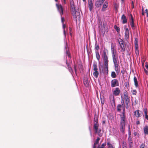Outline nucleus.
<instances>
[{"label":"nucleus","instance_id":"nucleus-22","mask_svg":"<svg viewBox=\"0 0 148 148\" xmlns=\"http://www.w3.org/2000/svg\"><path fill=\"white\" fill-rule=\"evenodd\" d=\"M108 147L107 148H114L115 147L112 145L110 141H108L107 143Z\"/></svg>","mask_w":148,"mask_h":148},{"label":"nucleus","instance_id":"nucleus-33","mask_svg":"<svg viewBox=\"0 0 148 148\" xmlns=\"http://www.w3.org/2000/svg\"><path fill=\"white\" fill-rule=\"evenodd\" d=\"M131 92L134 95H136V94L137 92L136 90H132V91Z\"/></svg>","mask_w":148,"mask_h":148},{"label":"nucleus","instance_id":"nucleus-44","mask_svg":"<svg viewBox=\"0 0 148 148\" xmlns=\"http://www.w3.org/2000/svg\"><path fill=\"white\" fill-rule=\"evenodd\" d=\"M74 68L75 70V72H76V66L75 65H74Z\"/></svg>","mask_w":148,"mask_h":148},{"label":"nucleus","instance_id":"nucleus-26","mask_svg":"<svg viewBox=\"0 0 148 148\" xmlns=\"http://www.w3.org/2000/svg\"><path fill=\"white\" fill-rule=\"evenodd\" d=\"M100 138L99 137H98L96 140V142L94 144V145L93 146V148H96V145L99 143V142L100 140Z\"/></svg>","mask_w":148,"mask_h":148},{"label":"nucleus","instance_id":"nucleus-43","mask_svg":"<svg viewBox=\"0 0 148 148\" xmlns=\"http://www.w3.org/2000/svg\"><path fill=\"white\" fill-rule=\"evenodd\" d=\"M69 31H70V32H71V31L72 30V28L71 27H69Z\"/></svg>","mask_w":148,"mask_h":148},{"label":"nucleus","instance_id":"nucleus-23","mask_svg":"<svg viewBox=\"0 0 148 148\" xmlns=\"http://www.w3.org/2000/svg\"><path fill=\"white\" fill-rule=\"evenodd\" d=\"M134 85L137 88L138 87V82L137 81V78L136 77L134 76Z\"/></svg>","mask_w":148,"mask_h":148},{"label":"nucleus","instance_id":"nucleus-14","mask_svg":"<svg viewBox=\"0 0 148 148\" xmlns=\"http://www.w3.org/2000/svg\"><path fill=\"white\" fill-rule=\"evenodd\" d=\"M56 6L58 10L59 11L60 14L61 15L63 14V9L61 5L56 4Z\"/></svg>","mask_w":148,"mask_h":148},{"label":"nucleus","instance_id":"nucleus-48","mask_svg":"<svg viewBox=\"0 0 148 148\" xmlns=\"http://www.w3.org/2000/svg\"><path fill=\"white\" fill-rule=\"evenodd\" d=\"M134 135L135 136H136L137 135V133L136 132H134Z\"/></svg>","mask_w":148,"mask_h":148},{"label":"nucleus","instance_id":"nucleus-41","mask_svg":"<svg viewBox=\"0 0 148 148\" xmlns=\"http://www.w3.org/2000/svg\"><path fill=\"white\" fill-rule=\"evenodd\" d=\"M136 124L138 125L140 123L139 121H136Z\"/></svg>","mask_w":148,"mask_h":148},{"label":"nucleus","instance_id":"nucleus-18","mask_svg":"<svg viewBox=\"0 0 148 148\" xmlns=\"http://www.w3.org/2000/svg\"><path fill=\"white\" fill-rule=\"evenodd\" d=\"M108 2L107 1H105L104 3L103 7L102 9V10L103 11H104L106 10V9L107 7L108 6Z\"/></svg>","mask_w":148,"mask_h":148},{"label":"nucleus","instance_id":"nucleus-24","mask_svg":"<svg viewBox=\"0 0 148 148\" xmlns=\"http://www.w3.org/2000/svg\"><path fill=\"white\" fill-rule=\"evenodd\" d=\"M144 132L145 134H148V126H145L144 127Z\"/></svg>","mask_w":148,"mask_h":148},{"label":"nucleus","instance_id":"nucleus-57","mask_svg":"<svg viewBox=\"0 0 148 148\" xmlns=\"http://www.w3.org/2000/svg\"><path fill=\"white\" fill-rule=\"evenodd\" d=\"M70 35L71 36V32H70Z\"/></svg>","mask_w":148,"mask_h":148},{"label":"nucleus","instance_id":"nucleus-51","mask_svg":"<svg viewBox=\"0 0 148 148\" xmlns=\"http://www.w3.org/2000/svg\"><path fill=\"white\" fill-rule=\"evenodd\" d=\"M97 148H102L100 146H98Z\"/></svg>","mask_w":148,"mask_h":148},{"label":"nucleus","instance_id":"nucleus-34","mask_svg":"<svg viewBox=\"0 0 148 148\" xmlns=\"http://www.w3.org/2000/svg\"><path fill=\"white\" fill-rule=\"evenodd\" d=\"M106 145V143H103L100 146L101 147V148H103L105 147Z\"/></svg>","mask_w":148,"mask_h":148},{"label":"nucleus","instance_id":"nucleus-6","mask_svg":"<svg viewBox=\"0 0 148 148\" xmlns=\"http://www.w3.org/2000/svg\"><path fill=\"white\" fill-rule=\"evenodd\" d=\"M121 103L122 105V108L123 109V112H121V114L120 115V118L126 119V115L125 110V106L124 104V101L122 99Z\"/></svg>","mask_w":148,"mask_h":148},{"label":"nucleus","instance_id":"nucleus-47","mask_svg":"<svg viewBox=\"0 0 148 148\" xmlns=\"http://www.w3.org/2000/svg\"><path fill=\"white\" fill-rule=\"evenodd\" d=\"M128 130H131L130 126V125L128 126Z\"/></svg>","mask_w":148,"mask_h":148},{"label":"nucleus","instance_id":"nucleus-25","mask_svg":"<svg viewBox=\"0 0 148 148\" xmlns=\"http://www.w3.org/2000/svg\"><path fill=\"white\" fill-rule=\"evenodd\" d=\"M122 108V105L121 104H118L117 106V110L119 112H121Z\"/></svg>","mask_w":148,"mask_h":148},{"label":"nucleus","instance_id":"nucleus-35","mask_svg":"<svg viewBox=\"0 0 148 148\" xmlns=\"http://www.w3.org/2000/svg\"><path fill=\"white\" fill-rule=\"evenodd\" d=\"M145 147V144L144 143H142L140 147V148H144Z\"/></svg>","mask_w":148,"mask_h":148},{"label":"nucleus","instance_id":"nucleus-54","mask_svg":"<svg viewBox=\"0 0 148 148\" xmlns=\"http://www.w3.org/2000/svg\"><path fill=\"white\" fill-rule=\"evenodd\" d=\"M134 5H132V8H134Z\"/></svg>","mask_w":148,"mask_h":148},{"label":"nucleus","instance_id":"nucleus-21","mask_svg":"<svg viewBox=\"0 0 148 148\" xmlns=\"http://www.w3.org/2000/svg\"><path fill=\"white\" fill-rule=\"evenodd\" d=\"M145 116V119H146L147 120H148V115H147V108H145L144 109V110Z\"/></svg>","mask_w":148,"mask_h":148},{"label":"nucleus","instance_id":"nucleus-58","mask_svg":"<svg viewBox=\"0 0 148 148\" xmlns=\"http://www.w3.org/2000/svg\"><path fill=\"white\" fill-rule=\"evenodd\" d=\"M55 0V1L56 2H57V1H58V0Z\"/></svg>","mask_w":148,"mask_h":148},{"label":"nucleus","instance_id":"nucleus-1","mask_svg":"<svg viewBox=\"0 0 148 148\" xmlns=\"http://www.w3.org/2000/svg\"><path fill=\"white\" fill-rule=\"evenodd\" d=\"M111 51L115 70L116 73H118L119 72V67L118 65L119 61L118 57L116 56V50L112 45L111 47Z\"/></svg>","mask_w":148,"mask_h":148},{"label":"nucleus","instance_id":"nucleus-9","mask_svg":"<svg viewBox=\"0 0 148 148\" xmlns=\"http://www.w3.org/2000/svg\"><path fill=\"white\" fill-rule=\"evenodd\" d=\"M122 99L124 101V99L125 100V102L126 104V106H125L126 108H129L128 104L130 100L128 98L127 95L126 93H124V98L123 99L122 98Z\"/></svg>","mask_w":148,"mask_h":148},{"label":"nucleus","instance_id":"nucleus-5","mask_svg":"<svg viewBox=\"0 0 148 148\" xmlns=\"http://www.w3.org/2000/svg\"><path fill=\"white\" fill-rule=\"evenodd\" d=\"M120 92V89L119 88H116L114 90H112V95H113V99L112 101L113 103L115 104V101L114 99V96H117L119 95Z\"/></svg>","mask_w":148,"mask_h":148},{"label":"nucleus","instance_id":"nucleus-11","mask_svg":"<svg viewBox=\"0 0 148 148\" xmlns=\"http://www.w3.org/2000/svg\"><path fill=\"white\" fill-rule=\"evenodd\" d=\"M119 82L117 79H113L111 82V86L112 87L119 86Z\"/></svg>","mask_w":148,"mask_h":148},{"label":"nucleus","instance_id":"nucleus-39","mask_svg":"<svg viewBox=\"0 0 148 148\" xmlns=\"http://www.w3.org/2000/svg\"><path fill=\"white\" fill-rule=\"evenodd\" d=\"M61 20H62V22L63 23H64V18L62 17H61Z\"/></svg>","mask_w":148,"mask_h":148},{"label":"nucleus","instance_id":"nucleus-12","mask_svg":"<svg viewBox=\"0 0 148 148\" xmlns=\"http://www.w3.org/2000/svg\"><path fill=\"white\" fill-rule=\"evenodd\" d=\"M99 45H97L95 44V49L96 50L95 51V53H96V58L97 60H99L100 59V56L99 54V52L98 51V50H99Z\"/></svg>","mask_w":148,"mask_h":148},{"label":"nucleus","instance_id":"nucleus-3","mask_svg":"<svg viewBox=\"0 0 148 148\" xmlns=\"http://www.w3.org/2000/svg\"><path fill=\"white\" fill-rule=\"evenodd\" d=\"M70 4L71 7L72 14L73 17L76 19L80 18V13L79 12L76 11L74 5V3L73 0L70 1Z\"/></svg>","mask_w":148,"mask_h":148},{"label":"nucleus","instance_id":"nucleus-49","mask_svg":"<svg viewBox=\"0 0 148 148\" xmlns=\"http://www.w3.org/2000/svg\"><path fill=\"white\" fill-rule=\"evenodd\" d=\"M145 12L146 13H147V12L148 13V10L147 9H146L145 10Z\"/></svg>","mask_w":148,"mask_h":148},{"label":"nucleus","instance_id":"nucleus-8","mask_svg":"<svg viewBox=\"0 0 148 148\" xmlns=\"http://www.w3.org/2000/svg\"><path fill=\"white\" fill-rule=\"evenodd\" d=\"M93 66L94 68L93 70L95 71L93 73V75L96 78H97L98 77L99 74V71H98L97 65V64H93Z\"/></svg>","mask_w":148,"mask_h":148},{"label":"nucleus","instance_id":"nucleus-19","mask_svg":"<svg viewBox=\"0 0 148 148\" xmlns=\"http://www.w3.org/2000/svg\"><path fill=\"white\" fill-rule=\"evenodd\" d=\"M88 8L90 11H91L92 9V0H88Z\"/></svg>","mask_w":148,"mask_h":148},{"label":"nucleus","instance_id":"nucleus-38","mask_svg":"<svg viewBox=\"0 0 148 148\" xmlns=\"http://www.w3.org/2000/svg\"><path fill=\"white\" fill-rule=\"evenodd\" d=\"M144 71H145V73H146V74L147 75H148V71L146 70L145 69H144Z\"/></svg>","mask_w":148,"mask_h":148},{"label":"nucleus","instance_id":"nucleus-59","mask_svg":"<svg viewBox=\"0 0 148 148\" xmlns=\"http://www.w3.org/2000/svg\"><path fill=\"white\" fill-rule=\"evenodd\" d=\"M92 19L91 20H90V22H91V23H92Z\"/></svg>","mask_w":148,"mask_h":148},{"label":"nucleus","instance_id":"nucleus-16","mask_svg":"<svg viewBox=\"0 0 148 148\" xmlns=\"http://www.w3.org/2000/svg\"><path fill=\"white\" fill-rule=\"evenodd\" d=\"M130 23L132 29H135L134 24V22L133 17L132 15H131V19L130 20Z\"/></svg>","mask_w":148,"mask_h":148},{"label":"nucleus","instance_id":"nucleus-55","mask_svg":"<svg viewBox=\"0 0 148 148\" xmlns=\"http://www.w3.org/2000/svg\"><path fill=\"white\" fill-rule=\"evenodd\" d=\"M147 17H148V12H147Z\"/></svg>","mask_w":148,"mask_h":148},{"label":"nucleus","instance_id":"nucleus-32","mask_svg":"<svg viewBox=\"0 0 148 148\" xmlns=\"http://www.w3.org/2000/svg\"><path fill=\"white\" fill-rule=\"evenodd\" d=\"M66 27V25L64 24H63V28L64 29V36H66V32L65 30V28Z\"/></svg>","mask_w":148,"mask_h":148},{"label":"nucleus","instance_id":"nucleus-2","mask_svg":"<svg viewBox=\"0 0 148 148\" xmlns=\"http://www.w3.org/2000/svg\"><path fill=\"white\" fill-rule=\"evenodd\" d=\"M98 117L96 114L94 115V127L95 133L98 135L100 136H102V133L101 132V130L99 127V124L98 122Z\"/></svg>","mask_w":148,"mask_h":148},{"label":"nucleus","instance_id":"nucleus-20","mask_svg":"<svg viewBox=\"0 0 148 148\" xmlns=\"http://www.w3.org/2000/svg\"><path fill=\"white\" fill-rule=\"evenodd\" d=\"M83 82L84 85L86 87L88 86V81L86 77H84L83 80Z\"/></svg>","mask_w":148,"mask_h":148},{"label":"nucleus","instance_id":"nucleus-46","mask_svg":"<svg viewBox=\"0 0 148 148\" xmlns=\"http://www.w3.org/2000/svg\"><path fill=\"white\" fill-rule=\"evenodd\" d=\"M145 66L146 69L148 70V65H145Z\"/></svg>","mask_w":148,"mask_h":148},{"label":"nucleus","instance_id":"nucleus-50","mask_svg":"<svg viewBox=\"0 0 148 148\" xmlns=\"http://www.w3.org/2000/svg\"><path fill=\"white\" fill-rule=\"evenodd\" d=\"M64 3L65 4L66 3V0H63Z\"/></svg>","mask_w":148,"mask_h":148},{"label":"nucleus","instance_id":"nucleus-52","mask_svg":"<svg viewBox=\"0 0 148 148\" xmlns=\"http://www.w3.org/2000/svg\"><path fill=\"white\" fill-rule=\"evenodd\" d=\"M123 148H127V147L125 146L124 147H123Z\"/></svg>","mask_w":148,"mask_h":148},{"label":"nucleus","instance_id":"nucleus-13","mask_svg":"<svg viewBox=\"0 0 148 148\" xmlns=\"http://www.w3.org/2000/svg\"><path fill=\"white\" fill-rule=\"evenodd\" d=\"M126 26L125 25L124 26V28L125 30V39H128L129 37V31L128 28H126Z\"/></svg>","mask_w":148,"mask_h":148},{"label":"nucleus","instance_id":"nucleus-37","mask_svg":"<svg viewBox=\"0 0 148 148\" xmlns=\"http://www.w3.org/2000/svg\"><path fill=\"white\" fill-rule=\"evenodd\" d=\"M105 0H99V1H100L101 3L102 4L104 2Z\"/></svg>","mask_w":148,"mask_h":148},{"label":"nucleus","instance_id":"nucleus-53","mask_svg":"<svg viewBox=\"0 0 148 148\" xmlns=\"http://www.w3.org/2000/svg\"><path fill=\"white\" fill-rule=\"evenodd\" d=\"M132 5H134V2H133V1H132Z\"/></svg>","mask_w":148,"mask_h":148},{"label":"nucleus","instance_id":"nucleus-29","mask_svg":"<svg viewBox=\"0 0 148 148\" xmlns=\"http://www.w3.org/2000/svg\"><path fill=\"white\" fill-rule=\"evenodd\" d=\"M102 4L100 3L99 1H97L95 3V5L96 7H99L101 6Z\"/></svg>","mask_w":148,"mask_h":148},{"label":"nucleus","instance_id":"nucleus-17","mask_svg":"<svg viewBox=\"0 0 148 148\" xmlns=\"http://www.w3.org/2000/svg\"><path fill=\"white\" fill-rule=\"evenodd\" d=\"M121 20L122 21V23L123 24H125L127 23V20L126 16L124 14H123L121 16Z\"/></svg>","mask_w":148,"mask_h":148},{"label":"nucleus","instance_id":"nucleus-56","mask_svg":"<svg viewBox=\"0 0 148 148\" xmlns=\"http://www.w3.org/2000/svg\"><path fill=\"white\" fill-rule=\"evenodd\" d=\"M115 7L116 8H118V6H116Z\"/></svg>","mask_w":148,"mask_h":148},{"label":"nucleus","instance_id":"nucleus-30","mask_svg":"<svg viewBox=\"0 0 148 148\" xmlns=\"http://www.w3.org/2000/svg\"><path fill=\"white\" fill-rule=\"evenodd\" d=\"M111 76L113 78H115L116 77V73L114 71H112L111 73Z\"/></svg>","mask_w":148,"mask_h":148},{"label":"nucleus","instance_id":"nucleus-36","mask_svg":"<svg viewBox=\"0 0 148 148\" xmlns=\"http://www.w3.org/2000/svg\"><path fill=\"white\" fill-rule=\"evenodd\" d=\"M128 137H130L131 135V130H128Z\"/></svg>","mask_w":148,"mask_h":148},{"label":"nucleus","instance_id":"nucleus-42","mask_svg":"<svg viewBox=\"0 0 148 148\" xmlns=\"http://www.w3.org/2000/svg\"><path fill=\"white\" fill-rule=\"evenodd\" d=\"M121 73L122 74H124V70H122L121 71Z\"/></svg>","mask_w":148,"mask_h":148},{"label":"nucleus","instance_id":"nucleus-4","mask_svg":"<svg viewBox=\"0 0 148 148\" xmlns=\"http://www.w3.org/2000/svg\"><path fill=\"white\" fill-rule=\"evenodd\" d=\"M126 119L120 118V131L123 134L125 133V121Z\"/></svg>","mask_w":148,"mask_h":148},{"label":"nucleus","instance_id":"nucleus-10","mask_svg":"<svg viewBox=\"0 0 148 148\" xmlns=\"http://www.w3.org/2000/svg\"><path fill=\"white\" fill-rule=\"evenodd\" d=\"M121 49V51H124L125 50L124 42L120 38L118 40Z\"/></svg>","mask_w":148,"mask_h":148},{"label":"nucleus","instance_id":"nucleus-61","mask_svg":"<svg viewBox=\"0 0 148 148\" xmlns=\"http://www.w3.org/2000/svg\"><path fill=\"white\" fill-rule=\"evenodd\" d=\"M84 2H85L86 1V0H82Z\"/></svg>","mask_w":148,"mask_h":148},{"label":"nucleus","instance_id":"nucleus-45","mask_svg":"<svg viewBox=\"0 0 148 148\" xmlns=\"http://www.w3.org/2000/svg\"><path fill=\"white\" fill-rule=\"evenodd\" d=\"M136 46V49L138 47V44H136V43L135 44Z\"/></svg>","mask_w":148,"mask_h":148},{"label":"nucleus","instance_id":"nucleus-31","mask_svg":"<svg viewBox=\"0 0 148 148\" xmlns=\"http://www.w3.org/2000/svg\"><path fill=\"white\" fill-rule=\"evenodd\" d=\"M114 28L116 30L117 32H119L120 29V28L119 27H117L116 25H115L114 26Z\"/></svg>","mask_w":148,"mask_h":148},{"label":"nucleus","instance_id":"nucleus-60","mask_svg":"<svg viewBox=\"0 0 148 148\" xmlns=\"http://www.w3.org/2000/svg\"><path fill=\"white\" fill-rule=\"evenodd\" d=\"M143 7L142 9V11H143Z\"/></svg>","mask_w":148,"mask_h":148},{"label":"nucleus","instance_id":"nucleus-27","mask_svg":"<svg viewBox=\"0 0 148 148\" xmlns=\"http://www.w3.org/2000/svg\"><path fill=\"white\" fill-rule=\"evenodd\" d=\"M128 141L130 147L131 148L132 147V139L131 138V136H130V137H128Z\"/></svg>","mask_w":148,"mask_h":148},{"label":"nucleus","instance_id":"nucleus-28","mask_svg":"<svg viewBox=\"0 0 148 148\" xmlns=\"http://www.w3.org/2000/svg\"><path fill=\"white\" fill-rule=\"evenodd\" d=\"M66 64L69 71L71 73H73V71L72 69L71 66L69 64V63H67V62H66Z\"/></svg>","mask_w":148,"mask_h":148},{"label":"nucleus","instance_id":"nucleus-7","mask_svg":"<svg viewBox=\"0 0 148 148\" xmlns=\"http://www.w3.org/2000/svg\"><path fill=\"white\" fill-rule=\"evenodd\" d=\"M103 59L104 60L105 67L107 70H108V57L105 52H103Z\"/></svg>","mask_w":148,"mask_h":148},{"label":"nucleus","instance_id":"nucleus-15","mask_svg":"<svg viewBox=\"0 0 148 148\" xmlns=\"http://www.w3.org/2000/svg\"><path fill=\"white\" fill-rule=\"evenodd\" d=\"M140 112H141L139 110L135 111L134 112V116L137 118H138L140 117L141 113H140Z\"/></svg>","mask_w":148,"mask_h":148},{"label":"nucleus","instance_id":"nucleus-40","mask_svg":"<svg viewBox=\"0 0 148 148\" xmlns=\"http://www.w3.org/2000/svg\"><path fill=\"white\" fill-rule=\"evenodd\" d=\"M66 54L69 57H70V53H69V52H67Z\"/></svg>","mask_w":148,"mask_h":148}]
</instances>
